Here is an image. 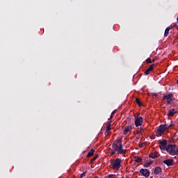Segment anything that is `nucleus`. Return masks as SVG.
<instances>
[{
    "label": "nucleus",
    "mask_w": 178,
    "mask_h": 178,
    "mask_svg": "<svg viewBox=\"0 0 178 178\" xmlns=\"http://www.w3.org/2000/svg\"><path fill=\"white\" fill-rule=\"evenodd\" d=\"M112 148L113 150L110 153L111 156L115 155L116 152H118L120 155H124L127 152V150L123 149V143L122 139H116L114 140L112 144Z\"/></svg>",
    "instance_id": "obj_1"
},
{
    "label": "nucleus",
    "mask_w": 178,
    "mask_h": 178,
    "mask_svg": "<svg viewBox=\"0 0 178 178\" xmlns=\"http://www.w3.org/2000/svg\"><path fill=\"white\" fill-rule=\"evenodd\" d=\"M165 151H167V152H168L169 154L172 155V156H175V155H178V149L177 145H168Z\"/></svg>",
    "instance_id": "obj_2"
},
{
    "label": "nucleus",
    "mask_w": 178,
    "mask_h": 178,
    "mask_svg": "<svg viewBox=\"0 0 178 178\" xmlns=\"http://www.w3.org/2000/svg\"><path fill=\"white\" fill-rule=\"evenodd\" d=\"M122 163V159L118 158L114 161L111 163V166L112 169L115 170H119L120 169V165Z\"/></svg>",
    "instance_id": "obj_3"
},
{
    "label": "nucleus",
    "mask_w": 178,
    "mask_h": 178,
    "mask_svg": "<svg viewBox=\"0 0 178 178\" xmlns=\"http://www.w3.org/2000/svg\"><path fill=\"white\" fill-rule=\"evenodd\" d=\"M158 144L159 145V148L163 151H166L168 148V140H159Z\"/></svg>",
    "instance_id": "obj_4"
},
{
    "label": "nucleus",
    "mask_w": 178,
    "mask_h": 178,
    "mask_svg": "<svg viewBox=\"0 0 178 178\" xmlns=\"http://www.w3.org/2000/svg\"><path fill=\"white\" fill-rule=\"evenodd\" d=\"M138 116H140V113L136 114L134 115L136 127H140V126H141L143 123V117H138Z\"/></svg>",
    "instance_id": "obj_5"
},
{
    "label": "nucleus",
    "mask_w": 178,
    "mask_h": 178,
    "mask_svg": "<svg viewBox=\"0 0 178 178\" xmlns=\"http://www.w3.org/2000/svg\"><path fill=\"white\" fill-rule=\"evenodd\" d=\"M173 97V94L170 93L168 95H163V99L165 101V99L166 100L167 104H170L172 103V102L173 101V99H172Z\"/></svg>",
    "instance_id": "obj_6"
},
{
    "label": "nucleus",
    "mask_w": 178,
    "mask_h": 178,
    "mask_svg": "<svg viewBox=\"0 0 178 178\" xmlns=\"http://www.w3.org/2000/svg\"><path fill=\"white\" fill-rule=\"evenodd\" d=\"M133 129H134V124H132L131 125H127L124 129V132L123 134L124 136H126V134H127V133H129V131H131V130H133Z\"/></svg>",
    "instance_id": "obj_7"
},
{
    "label": "nucleus",
    "mask_w": 178,
    "mask_h": 178,
    "mask_svg": "<svg viewBox=\"0 0 178 178\" xmlns=\"http://www.w3.org/2000/svg\"><path fill=\"white\" fill-rule=\"evenodd\" d=\"M140 173L145 177H149V171L147 169H140Z\"/></svg>",
    "instance_id": "obj_8"
},
{
    "label": "nucleus",
    "mask_w": 178,
    "mask_h": 178,
    "mask_svg": "<svg viewBox=\"0 0 178 178\" xmlns=\"http://www.w3.org/2000/svg\"><path fill=\"white\" fill-rule=\"evenodd\" d=\"M163 163H165V165H167V166H173V163H175V161L173 159H166L163 161Z\"/></svg>",
    "instance_id": "obj_9"
},
{
    "label": "nucleus",
    "mask_w": 178,
    "mask_h": 178,
    "mask_svg": "<svg viewBox=\"0 0 178 178\" xmlns=\"http://www.w3.org/2000/svg\"><path fill=\"white\" fill-rule=\"evenodd\" d=\"M165 129L163 128V127L162 125H160L157 129L158 136H159V137H161V136H162V134H163V133H165Z\"/></svg>",
    "instance_id": "obj_10"
},
{
    "label": "nucleus",
    "mask_w": 178,
    "mask_h": 178,
    "mask_svg": "<svg viewBox=\"0 0 178 178\" xmlns=\"http://www.w3.org/2000/svg\"><path fill=\"white\" fill-rule=\"evenodd\" d=\"M154 175H161L162 173V168L161 167H156L154 170Z\"/></svg>",
    "instance_id": "obj_11"
},
{
    "label": "nucleus",
    "mask_w": 178,
    "mask_h": 178,
    "mask_svg": "<svg viewBox=\"0 0 178 178\" xmlns=\"http://www.w3.org/2000/svg\"><path fill=\"white\" fill-rule=\"evenodd\" d=\"M175 113H177V111H175V108H172L168 111V116H175Z\"/></svg>",
    "instance_id": "obj_12"
},
{
    "label": "nucleus",
    "mask_w": 178,
    "mask_h": 178,
    "mask_svg": "<svg viewBox=\"0 0 178 178\" xmlns=\"http://www.w3.org/2000/svg\"><path fill=\"white\" fill-rule=\"evenodd\" d=\"M170 30H172V26H168L165 29L164 37H168V35H169V31H170Z\"/></svg>",
    "instance_id": "obj_13"
},
{
    "label": "nucleus",
    "mask_w": 178,
    "mask_h": 178,
    "mask_svg": "<svg viewBox=\"0 0 178 178\" xmlns=\"http://www.w3.org/2000/svg\"><path fill=\"white\" fill-rule=\"evenodd\" d=\"M149 158H152V159H155L158 158V152H155L154 153H152L149 155Z\"/></svg>",
    "instance_id": "obj_14"
},
{
    "label": "nucleus",
    "mask_w": 178,
    "mask_h": 178,
    "mask_svg": "<svg viewBox=\"0 0 178 178\" xmlns=\"http://www.w3.org/2000/svg\"><path fill=\"white\" fill-rule=\"evenodd\" d=\"M134 161H136L138 163H141V162H143V159H141V157L140 156H135Z\"/></svg>",
    "instance_id": "obj_15"
},
{
    "label": "nucleus",
    "mask_w": 178,
    "mask_h": 178,
    "mask_svg": "<svg viewBox=\"0 0 178 178\" xmlns=\"http://www.w3.org/2000/svg\"><path fill=\"white\" fill-rule=\"evenodd\" d=\"M95 152V150H94V149H91L90 151L88 154L87 157L90 158V157L92 156V155H94Z\"/></svg>",
    "instance_id": "obj_16"
},
{
    "label": "nucleus",
    "mask_w": 178,
    "mask_h": 178,
    "mask_svg": "<svg viewBox=\"0 0 178 178\" xmlns=\"http://www.w3.org/2000/svg\"><path fill=\"white\" fill-rule=\"evenodd\" d=\"M152 163H154V161H150L149 162L145 163L144 164V167L145 168H149V166H151V165Z\"/></svg>",
    "instance_id": "obj_17"
},
{
    "label": "nucleus",
    "mask_w": 178,
    "mask_h": 178,
    "mask_svg": "<svg viewBox=\"0 0 178 178\" xmlns=\"http://www.w3.org/2000/svg\"><path fill=\"white\" fill-rule=\"evenodd\" d=\"M136 101L138 106H143V102H141V100H140V99L136 98Z\"/></svg>",
    "instance_id": "obj_18"
},
{
    "label": "nucleus",
    "mask_w": 178,
    "mask_h": 178,
    "mask_svg": "<svg viewBox=\"0 0 178 178\" xmlns=\"http://www.w3.org/2000/svg\"><path fill=\"white\" fill-rule=\"evenodd\" d=\"M161 126L164 128V130H166V129H169V127H170V125L168 124H162Z\"/></svg>",
    "instance_id": "obj_19"
},
{
    "label": "nucleus",
    "mask_w": 178,
    "mask_h": 178,
    "mask_svg": "<svg viewBox=\"0 0 178 178\" xmlns=\"http://www.w3.org/2000/svg\"><path fill=\"white\" fill-rule=\"evenodd\" d=\"M150 72H151V70L149 69V68H147L145 71V74L146 75V76H148V74H149V73H150Z\"/></svg>",
    "instance_id": "obj_20"
},
{
    "label": "nucleus",
    "mask_w": 178,
    "mask_h": 178,
    "mask_svg": "<svg viewBox=\"0 0 178 178\" xmlns=\"http://www.w3.org/2000/svg\"><path fill=\"white\" fill-rule=\"evenodd\" d=\"M111 122L108 124V126L106 127V131H111Z\"/></svg>",
    "instance_id": "obj_21"
},
{
    "label": "nucleus",
    "mask_w": 178,
    "mask_h": 178,
    "mask_svg": "<svg viewBox=\"0 0 178 178\" xmlns=\"http://www.w3.org/2000/svg\"><path fill=\"white\" fill-rule=\"evenodd\" d=\"M154 66H155V64H152V65H150L148 69L150 70V71L152 72V70H154Z\"/></svg>",
    "instance_id": "obj_22"
},
{
    "label": "nucleus",
    "mask_w": 178,
    "mask_h": 178,
    "mask_svg": "<svg viewBox=\"0 0 178 178\" xmlns=\"http://www.w3.org/2000/svg\"><path fill=\"white\" fill-rule=\"evenodd\" d=\"M97 158H98V156H95L92 160H91V163H92V162H95V161H97Z\"/></svg>",
    "instance_id": "obj_23"
},
{
    "label": "nucleus",
    "mask_w": 178,
    "mask_h": 178,
    "mask_svg": "<svg viewBox=\"0 0 178 178\" xmlns=\"http://www.w3.org/2000/svg\"><path fill=\"white\" fill-rule=\"evenodd\" d=\"M86 173H87V172H83V173L80 175L79 178H83V177H86Z\"/></svg>",
    "instance_id": "obj_24"
},
{
    "label": "nucleus",
    "mask_w": 178,
    "mask_h": 178,
    "mask_svg": "<svg viewBox=\"0 0 178 178\" xmlns=\"http://www.w3.org/2000/svg\"><path fill=\"white\" fill-rule=\"evenodd\" d=\"M147 63H152V60H150V58H147L146 60Z\"/></svg>",
    "instance_id": "obj_25"
},
{
    "label": "nucleus",
    "mask_w": 178,
    "mask_h": 178,
    "mask_svg": "<svg viewBox=\"0 0 178 178\" xmlns=\"http://www.w3.org/2000/svg\"><path fill=\"white\" fill-rule=\"evenodd\" d=\"M105 136H109V131H106L104 132Z\"/></svg>",
    "instance_id": "obj_26"
},
{
    "label": "nucleus",
    "mask_w": 178,
    "mask_h": 178,
    "mask_svg": "<svg viewBox=\"0 0 178 178\" xmlns=\"http://www.w3.org/2000/svg\"><path fill=\"white\" fill-rule=\"evenodd\" d=\"M116 113V110H114L112 113H111V115H115Z\"/></svg>",
    "instance_id": "obj_27"
},
{
    "label": "nucleus",
    "mask_w": 178,
    "mask_h": 178,
    "mask_svg": "<svg viewBox=\"0 0 178 178\" xmlns=\"http://www.w3.org/2000/svg\"><path fill=\"white\" fill-rule=\"evenodd\" d=\"M113 118V115H111V117H110V118H108V120H111V119H112Z\"/></svg>",
    "instance_id": "obj_28"
},
{
    "label": "nucleus",
    "mask_w": 178,
    "mask_h": 178,
    "mask_svg": "<svg viewBox=\"0 0 178 178\" xmlns=\"http://www.w3.org/2000/svg\"><path fill=\"white\" fill-rule=\"evenodd\" d=\"M153 95H154L155 97H156V93H154Z\"/></svg>",
    "instance_id": "obj_29"
},
{
    "label": "nucleus",
    "mask_w": 178,
    "mask_h": 178,
    "mask_svg": "<svg viewBox=\"0 0 178 178\" xmlns=\"http://www.w3.org/2000/svg\"><path fill=\"white\" fill-rule=\"evenodd\" d=\"M141 130H143V128H140L139 133H141Z\"/></svg>",
    "instance_id": "obj_30"
},
{
    "label": "nucleus",
    "mask_w": 178,
    "mask_h": 178,
    "mask_svg": "<svg viewBox=\"0 0 178 178\" xmlns=\"http://www.w3.org/2000/svg\"><path fill=\"white\" fill-rule=\"evenodd\" d=\"M94 178H98V177H95Z\"/></svg>",
    "instance_id": "obj_31"
}]
</instances>
